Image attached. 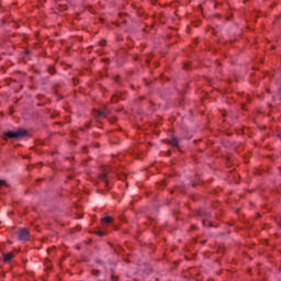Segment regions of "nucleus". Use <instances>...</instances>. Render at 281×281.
<instances>
[{"label":"nucleus","instance_id":"nucleus-1","mask_svg":"<svg viewBox=\"0 0 281 281\" xmlns=\"http://www.w3.org/2000/svg\"><path fill=\"white\" fill-rule=\"evenodd\" d=\"M5 137H10V139H21V137H25L27 135V132L24 130H19L14 132H5Z\"/></svg>","mask_w":281,"mask_h":281},{"label":"nucleus","instance_id":"nucleus-2","mask_svg":"<svg viewBox=\"0 0 281 281\" xmlns=\"http://www.w3.org/2000/svg\"><path fill=\"white\" fill-rule=\"evenodd\" d=\"M19 240H30V232L25 228L18 233Z\"/></svg>","mask_w":281,"mask_h":281},{"label":"nucleus","instance_id":"nucleus-3","mask_svg":"<svg viewBox=\"0 0 281 281\" xmlns=\"http://www.w3.org/2000/svg\"><path fill=\"white\" fill-rule=\"evenodd\" d=\"M102 223H113V217L111 216H104L101 218Z\"/></svg>","mask_w":281,"mask_h":281},{"label":"nucleus","instance_id":"nucleus-4","mask_svg":"<svg viewBox=\"0 0 281 281\" xmlns=\"http://www.w3.org/2000/svg\"><path fill=\"white\" fill-rule=\"evenodd\" d=\"M13 258L12 254L8 252L3 255L4 262H10V260Z\"/></svg>","mask_w":281,"mask_h":281},{"label":"nucleus","instance_id":"nucleus-5","mask_svg":"<svg viewBox=\"0 0 281 281\" xmlns=\"http://www.w3.org/2000/svg\"><path fill=\"white\" fill-rule=\"evenodd\" d=\"M170 144L171 146H178L179 140H177V138H171Z\"/></svg>","mask_w":281,"mask_h":281},{"label":"nucleus","instance_id":"nucleus-6","mask_svg":"<svg viewBox=\"0 0 281 281\" xmlns=\"http://www.w3.org/2000/svg\"><path fill=\"white\" fill-rule=\"evenodd\" d=\"M3 187L8 188V183L3 180H0V188H3Z\"/></svg>","mask_w":281,"mask_h":281},{"label":"nucleus","instance_id":"nucleus-7","mask_svg":"<svg viewBox=\"0 0 281 281\" xmlns=\"http://www.w3.org/2000/svg\"><path fill=\"white\" fill-rule=\"evenodd\" d=\"M97 234L98 236H104V234H102L101 232H98Z\"/></svg>","mask_w":281,"mask_h":281}]
</instances>
